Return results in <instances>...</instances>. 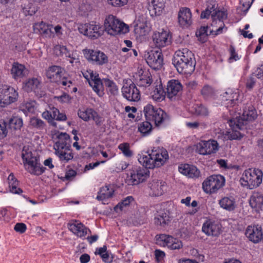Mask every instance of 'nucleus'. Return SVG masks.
Segmentation results:
<instances>
[{"mask_svg": "<svg viewBox=\"0 0 263 263\" xmlns=\"http://www.w3.org/2000/svg\"><path fill=\"white\" fill-rule=\"evenodd\" d=\"M168 159L167 152L163 148L153 149L147 155L140 156L138 161L145 168H140L136 173L133 174V185H137L144 181L149 176L146 168H154L163 165Z\"/></svg>", "mask_w": 263, "mask_h": 263, "instance_id": "obj_1", "label": "nucleus"}, {"mask_svg": "<svg viewBox=\"0 0 263 263\" xmlns=\"http://www.w3.org/2000/svg\"><path fill=\"white\" fill-rule=\"evenodd\" d=\"M257 114L255 108L249 105L243 108L241 116L230 119L228 121L231 130L227 131L225 137L230 140H240L244 136L242 131L247 122L253 121L256 119Z\"/></svg>", "mask_w": 263, "mask_h": 263, "instance_id": "obj_2", "label": "nucleus"}, {"mask_svg": "<svg viewBox=\"0 0 263 263\" xmlns=\"http://www.w3.org/2000/svg\"><path fill=\"white\" fill-rule=\"evenodd\" d=\"M172 63L180 73H191L195 69L194 54L187 48L177 50L174 55Z\"/></svg>", "mask_w": 263, "mask_h": 263, "instance_id": "obj_3", "label": "nucleus"}, {"mask_svg": "<svg viewBox=\"0 0 263 263\" xmlns=\"http://www.w3.org/2000/svg\"><path fill=\"white\" fill-rule=\"evenodd\" d=\"M22 157L25 170L31 174L38 176L44 172V168L39 162V158L33 156L31 151H28L24 148Z\"/></svg>", "mask_w": 263, "mask_h": 263, "instance_id": "obj_4", "label": "nucleus"}, {"mask_svg": "<svg viewBox=\"0 0 263 263\" xmlns=\"http://www.w3.org/2000/svg\"><path fill=\"white\" fill-rule=\"evenodd\" d=\"M104 27L107 33L112 36L125 34L129 31L128 26L112 15L106 17Z\"/></svg>", "mask_w": 263, "mask_h": 263, "instance_id": "obj_5", "label": "nucleus"}, {"mask_svg": "<svg viewBox=\"0 0 263 263\" xmlns=\"http://www.w3.org/2000/svg\"><path fill=\"white\" fill-rule=\"evenodd\" d=\"M262 173L258 169L245 171L240 179L241 184L250 189L258 186L262 182Z\"/></svg>", "mask_w": 263, "mask_h": 263, "instance_id": "obj_6", "label": "nucleus"}, {"mask_svg": "<svg viewBox=\"0 0 263 263\" xmlns=\"http://www.w3.org/2000/svg\"><path fill=\"white\" fill-rule=\"evenodd\" d=\"M146 120L154 123L156 126H160L167 119V115L160 108L147 104L144 108Z\"/></svg>", "mask_w": 263, "mask_h": 263, "instance_id": "obj_7", "label": "nucleus"}, {"mask_svg": "<svg viewBox=\"0 0 263 263\" xmlns=\"http://www.w3.org/2000/svg\"><path fill=\"white\" fill-rule=\"evenodd\" d=\"M64 69L59 66H50L46 70V75L51 82L69 87L72 84L71 81L64 76Z\"/></svg>", "mask_w": 263, "mask_h": 263, "instance_id": "obj_8", "label": "nucleus"}, {"mask_svg": "<svg viewBox=\"0 0 263 263\" xmlns=\"http://www.w3.org/2000/svg\"><path fill=\"white\" fill-rule=\"evenodd\" d=\"M17 91L13 87L6 84H0V106L5 107L17 101Z\"/></svg>", "mask_w": 263, "mask_h": 263, "instance_id": "obj_9", "label": "nucleus"}, {"mask_svg": "<svg viewBox=\"0 0 263 263\" xmlns=\"http://www.w3.org/2000/svg\"><path fill=\"white\" fill-rule=\"evenodd\" d=\"M224 183L225 179L223 176L220 175H212L203 181L202 188L206 193H215L224 186Z\"/></svg>", "mask_w": 263, "mask_h": 263, "instance_id": "obj_10", "label": "nucleus"}, {"mask_svg": "<svg viewBox=\"0 0 263 263\" xmlns=\"http://www.w3.org/2000/svg\"><path fill=\"white\" fill-rule=\"evenodd\" d=\"M227 15L226 11L221 10H218L212 13V29H210V34L216 35L222 33L223 29L227 30L223 21L227 19Z\"/></svg>", "mask_w": 263, "mask_h": 263, "instance_id": "obj_11", "label": "nucleus"}, {"mask_svg": "<svg viewBox=\"0 0 263 263\" xmlns=\"http://www.w3.org/2000/svg\"><path fill=\"white\" fill-rule=\"evenodd\" d=\"M78 30L81 33L92 39H97L103 33L102 27L99 24L93 23L79 25Z\"/></svg>", "mask_w": 263, "mask_h": 263, "instance_id": "obj_12", "label": "nucleus"}, {"mask_svg": "<svg viewBox=\"0 0 263 263\" xmlns=\"http://www.w3.org/2000/svg\"><path fill=\"white\" fill-rule=\"evenodd\" d=\"M151 31L149 23L143 15L136 16L134 21V31L136 37L144 36Z\"/></svg>", "mask_w": 263, "mask_h": 263, "instance_id": "obj_13", "label": "nucleus"}, {"mask_svg": "<svg viewBox=\"0 0 263 263\" xmlns=\"http://www.w3.org/2000/svg\"><path fill=\"white\" fill-rule=\"evenodd\" d=\"M219 149L218 142L214 140L201 141L196 144V151L202 155H209L216 153Z\"/></svg>", "mask_w": 263, "mask_h": 263, "instance_id": "obj_14", "label": "nucleus"}, {"mask_svg": "<svg viewBox=\"0 0 263 263\" xmlns=\"http://www.w3.org/2000/svg\"><path fill=\"white\" fill-rule=\"evenodd\" d=\"M84 77L88 81L89 84L92 88L94 91L100 97L104 95L102 83L99 78L98 75L93 73L91 70L83 72Z\"/></svg>", "mask_w": 263, "mask_h": 263, "instance_id": "obj_15", "label": "nucleus"}, {"mask_svg": "<svg viewBox=\"0 0 263 263\" xmlns=\"http://www.w3.org/2000/svg\"><path fill=\"white\" fill-rule=\"evenodd\" d=\"M83 53L86 59L93 64L102 65L107 63L108 61L107 56L100 50L85 49Z\"/></svg>", "mask_w": 263, "mask_h": 263, "instance_id": "obj_16", "label": "nucleus"}, {"mask_svg": "<svg viewBox=\"0 0 263 263\" xmlns=\"http://www.w3.org/2000/svg\"><path fill=\"white\" fill-rule=\"evenodd\" d=\"M146 58L147 64L155 70L160 69L163 65V58L159 50H151L147 53Z\"/></svg>", "mask_w": 263, "mask_h": 263, "instance_id": "obj_17", "label": "nucleus"}, {"mask_svg": "<svg viewBox=\"0 0 263 263\" xmlns=\"http://www.w3.org/2000/svg\"><path fill=\"white\" fill-rule=\"evenodd\" d=\"M134 82H133V84L135 83L139 87H146L149 86L152 83V80L151 76L147 71L144 72L142 68H140L138 70V72H136L133 76Z\"/></svg>", "mask_w": 263, "mask_h": 263, "instance_id": "obj_18", "label": "nucleus"}, {"mask_svg": "<svg viewBox=\"0 0 263 263\" xmlns=\"http://www.w3.org/2000/svg\"><path fill=\"white\" fill-rule=\"evenodd\" d=\"M202 231L208 236L217 237L221 232V226L217 222L206 220L202 225Z\"/></svg>", "mask_w": 263, "mask_h": 263, "instance_id": "obj_19", "label": "nucleus"}, {"mask_svg": "<svg viewBox=\"0 0 263 263\" xmlns=\"http://www.w3.org/2000/svg\"><path fill=\"white\" fill-rule=\"evenodd\" d=\"M153 38L154 43L159 48L166 46L171 43V36L166 30H162L161 32L154 33Z\"/></svg>", "mask_w": 263, "mask_h": 263, "instance_id": "obj_20", "label": "nucleus"}, {"mask_svg": "<svg viewBox=\"0 0 263 263\" xmlns=\"http://www.w3.org/2000/svg\"><path fill=\"white\" fill-rule=\"evenodd\" d=\"M245 234L251 241L255 243H258L262 238V228L259 225L249 226L246 231Z\"/></svg>", "mask_w": 263, "mask_h": 263, "instance_id": "obj_21", "label": "nucleus"}, {"mask_svg": "<svg viewBox=\"0 0 263 263\" xmlns=\"http://www.w3.org/2000/svg\"><path fill=\"white\" fill-rule=\"evenodd\" d=\"M182 90V85L181 83L177 80H171L167 84L166 95L171 100L175 99L176 96H179Z\"/></svg>", "mask_w": 263, "mask_h": 263, "instance_id": "obj_22", "label": "nucleus"}, {"mask_svg": "<svg viewBox=\"0 0 263 263\" xmlns=\"http://www.w3.org/2000/svg\"><path fill=\"white\" fill-rule=\"evenodd\" d=\"M69 230L79 237H84L90 230L79 221L72 220L68 224Z\"/></svg>", "mask_w": 263, "mask_h": 263, "instance_id": "obj_23", "label": "nucleus"}, {"mask_svg": "<svg viewBox=\"0 0 263 263\" xmlns=\"http://www.w3.org/2000/svg\"><path fill=\"white\" fill-rule=\"evenodd\" d=\"M148 10L152 16H160L165 7V0H147Z\"/></svg>", "mask_w": 263, "mask_h": 263, "instance_id": "obj_24", "label": "nucleus"}, {"mask_svg": "<svg viewBox=\"0 0 263 263\" xmlns=\"http://www.w3.org/2000/svg\"><path fill=\"white\" fill-rule=\"evenodd\" d=\"M151 96L154 101L157 102H161L164 99L165 92L160 79H157L154 82L153 90L151 92Z\"/></svg>", "mask_w": 263, "mask_h": 263, "instance_id": "obj_25", "label": "nucleus"}, {"mask_svg": "<svg viewBox=\"0 0 263 263\" xmlns=\"http://www.w3.org/2000/svg\"><path fill=\"white\" fill-rule=\"evenodd\" d=\"M221 96L222 100L223 102H227L224 104L228 107L233 106L237 103L239 94L238 91H234L231 89H228Z\"/></svg>", "mask_w": 263, "mask_h": 263, "instance_id": "obj_26", "label": "nucleus"}, {"mask_svg": "<svg viewBox=\"0 0 263 263\" xmlns=\"http://www.w3.org/2000/svg\"><path fill=\"white\" fill-rule=\"evenodd\" d=\"M54 149L55 155L62 163H67L73 158V154L71 147L58 148Z\"/></svg>", "mask_w": 263, "mask_h": 263, "instance_id": "obj_27", "label": "nucleus"}, {"mask_svg": "<svg viewBox=\"0 0 263 263\" xmlns=\"http://www.w3.org/2000/svg\"><path fill=\"white\" fill-rule=\"evenodd\" d=\"M178 18L179 23L182 27H188L192 24V13L190 9L182 8Z\"/></svg>", "mask_w": 263, "mask_h": 263, "instance_id": "obj_28", "label": "nucleus"}, {"mask_svg": "<svg viewBox=\"0 0 263 263\" xmlns=\"http://www.w3.org/2000/svg\"><path fill=\"white\" fill-rule=\"evenodd\" d=\"M159 241H163V245H166L172 250L179 249L182 247L181 241L168 235H161Z\"/></svg>", "mask_w": 263, "mask_h": 263, "instance_id": "obj_29", "label": "nucleus"}, {"mask_svg": "<svg viewBox=\"0 0 263 263\" xmlns=\"http://www.w3.org/2000/svg\"><path fill=\"white\" fill-rule=\"evenodd\" d=\"M179 171L182 174L192 178H197L200 176V171L194 165L182 164L179 166Z\"/></svg>", "mask_w": 263, "mask_h": 263, "instance_id": "obj_30", "label": "nucleus"}, {"mask_svg": "<svg viewBox=\"0 0 263 263\" xmlns=\"http://www.w3.org/2000/svg\"><path fill=\"white\" fill-rule=\"evenodd\" d=\"M170 221L169 212L164 210L157 211L155 215L154 223L157 226L164 227Z\"/></svg>", "mask_w": 263, "mask_h": 263, "instance_id": "obj_31", "label": "nucleus"}, {"mask_svg": "<svg viewBox=\"0 0 263 263\" xmlns=\"http://www.w3.org/2000/svg\"><path fill=\"white\" fill-rule=\"evenodd\" d=\"M41 80L37 78L28 79L23 84V89L27 92L34 91L41 88Z\"/></svg>", "mask_w": 263, "mask_h": 263, "instance_id": "obj_32", "label": "nucleus"}, {"mask_svg": "<svg viewBox=\"0 0 263 263\" xmlns=\"http://www.w3.org/2000/svg\"><path fill=\"white\" fill-rule=\"evenodd\" d=\"M27 70L24 65L18 63H14L11 69V73L13 78L18 80L25 77Z\"/></svg>", "mask_w": 263, "mask_h": 263, "instance_id": "obj_33", "label": "nucleus"}, {"mask_svg": "<svg viewBox=\"0 0 263 263\" xmlns=\"http://www.w3.org/2000/svg\"><path fill=\"white\" fill-rule=\"evenodd\" d=\"M58 141L55 143L53 148L71 147L70 139L69 135L61 133L58 136Z\"/></svg>", "mask_w": 263, "mask_h": 263, "instance_id": "obj_34", "label": "nucleus"}, {"mask_svg": "<svg viewBox=\"0 0 263 263\" xmlns=\"http://www.w3.org/2000/svg\"><path fill=\"white\" fill-rule=\"evenodd\" d=\"M251 206L257 212H259L263 206V196L258 192H254L250 199Z\"/></svg>", "mask_w": 263, "mask_h": 263, "instance_id": "obj_35", "label": "nucleus"}, {"mask_svg": "<svg viewBox=\"0 0 263 263\" xmlns=\"http://www.w3.org/2000/svg\"><path fill=\"white\" fill-rule=\"evenodd\" d=\"M220 207L227 211H232L236 208V202L235 199L232 197H224L219 200Z\"/></svg>", "mask_w": 263, "mask_h": 263, "instance_id": "obj_36", "label": "nucleus"}, {"mask_svg": "<svg viewBox=\"0 0 263 263\" xmlns=\"http://www.w3.org/2000/svg\"><path fill=\"white\" fill-rule=\"evenodd\" d=\"M164 185L162 182L158 180H153L148 184L150 189L149 194L152 196H159L161 195L163 193Z\"/></svg>", "mask_w": 263, "mask_h": 263, "instance_id": "obj_37", "label": "nucleus"}, {"mask_svg": "<svg viewBox=\"0 0 263 263\" xmlns=\"http://www.w3.org/2000/svg\"><path fill=\"white\" fill-rule=\"evenodd\" d=\"M114 192V190L110 185H105L100 189L96 199L98 200L103 201L111 197Z\"/></svg>", "mask_w": 263, "mask_h": 263, "instance_id": "obj_38", "label": "nucleus"}, {"mask_svg": "<svg viewBox=\"0 0 263 263\" xmlns=\"http://www.w3.org/2000/svg\"><path fill=\"white\" fill-rule=\"evenodd\" d=\"M10 192L13 194H20L23 191L18 187V182L14 177L13 174H10L8 177Z\"/></svg>", "mask_w": 263, "mask_h": 263, "instance_id": "obj_39", "label": "nucleus"}, {"mask_svg": "<svg viewBox=\"0 0 263 263\" xmlns=\"http://www.w3.org/2000/svg\"><path fill=\"white\" fill-rule=\"evenodd\" d=\"M96 114V111L91 108H82L78 110L79 117L85 121H87L91 119L93 115Z\"/></svg>", "mask_w": 263, "mask_h": 263, "instance_id": "obj_40", "label": "nucleus"}, {"mask_svg": "<svg viewBox=\"0 0 263 263\" xmlns=\"http://www.w3.org/2000/svg\"><path fill=\"white\" fill-rule=\"evenodd\" d=\"M132 202V196H128L120 202L114 208V210L116 212L120 211H126L130 207V204Z\"/></svg>", "mask_w": 263, "mask_h": 263, "instance_id": "obj_41", "label": "nucleus"}, {"mask_svg": "<svg viewBox=\"0 0 263 263\" xmlns=\"http://www.w3.org/2000/svg\"><path fill=\"white\" fill-rule=\"evenodd\" d=\"M95 254L96 255H99L105 262H110L112 261V258L110 257L109 253L107 251V248L105 246L103 247L97 248Z\"/></svg>", "mask_w": 263, "mask_h": 263, "instance_id": "obj_42", "label": "nucleus"}, {"mask_svg": "<svg viewBox=\"0 0 263 263\" xmlns=\"http://www.w3.org/2000/svg\"><path fill=\"white\" fill-rule=\"evenodd\" d=\"M23 125V120L18 117H13L8 122V126L11 130H19Z\"/></svg>", "mask_w": 263, "mask_h": 263, "instance_id": "obj_43", "label": "nucleus"}, {"mask_svg": "<svg viewBox=\"0 0 263 263\" xmlns=\"http://www.w3.org/2000/svg\"><path fill=\"white\" fill-rule=\"evenodd\" d=\"M152 129V124L147 120V121L142 122L138 126V131L144 136L149 134Z\"/></svg>", "mask_w": 263, "mask_h": 263, "instance_id": "obj_44", "label": "nucleus"}, {"mask_svg": "<svg viewBox=\"0 0 263 263\" xmlns=\"http://www.w3.org/2000/svg\"><path fill=\"white\" fill-rule=\"evenodd\" d=\"M35 105L36 102L34 101L27 102L22 105L21 109L25 114L32 113L34 111Z\"/></svg>", "mask_w": 263, "mask_h": 263, "instance_id": "obj_45", "label": "nucleus"}, {"mask_svg": "<svg viewBox=\"0 0 263 263\" xmlns=\"http://www.w3.org/2000/svg\"><path fill=\"white\" fill-rule=\"evenodd\" d=\"M201 93L205 99H209L215 95V90L212 87L206 85L201 90Z\"/></svg>", "mask_w": 263, "mask_h": 263, "instance_id": "obj_46", "label": "nucleus"}, {"mask_svg": "<svg viewBox=\"0 0 263 263\" xmlns=\"http://www.w3.org/2000/svg\"><path fill=\"white\" fill-rule=\"evenodd\" d=\"M30 124L32 127L39 129H43L46 126V124L43 120L35 117L31 118Z\"/></svg>", "mask_w": 263, "mask_h": 263, "instance_id": "obj_47", "label": "nucleus"}, {"mask_svg": "<svg viewBox=\"0 0 263 263\" xmlns=\"http://www.w3.org/2000/svg\"><path fill=\"white\" fill-rule=\"evenodd\" d=\"M37 9L32 3H28L23 8V12L25 15H32L35 13Z\"/></svg>", "mask_w": 263, "mask_h": 263, "instance_id": "obj_48", "label": "nucleus"}, {"mask_svg": "<svg viewBox=\"0 0 263 263\" xmlns=\"http://www.w3.org/2000/svg\"><path fill=\"white\" fill-rule=\"evenodd\" d=\"M208 26L201 27L200 28L197 30L196 32V35L199 38V40L204 42L206 41L207 36L208 35Z\"/></svg>", "mask_w": 263, "mask_h": 263, "instance_id": "obj_49", "label": "nucleus"}, {"mask_svg": "<svg viewBox=\"0 0 263 263\" xmlns=\"http://www.w3.org/2000/svg\"><path fill=\"white\" fill-rule=\"evenodd\" d=\"M127 80L126 82L124 84L122 88V93L123 96L127 100L132 101V96L130 94V86L132 84H128L127 83Z\"/></svg>", "mask_w": 263, "mask_h": 263, "instance_id": "obj_50", "label": "nucleus"}, {"mask_svg": "<svg viewBox=\"0 0 263 263\" xmlns=\"http://www.w3.org/2000/svg\"><path fill=\"white\" fill-rule=\"evenodd\" d=\"M108 91L112 95L116 96L119 93L118 88L116 84L112 81L108 80L106 82Z\"/></svg>", "mask_w": 263, "mask_h": 263, "instance_id": "obj_51", "label": "nucleus"}, {"mask_svg": "<svg viewBox=\"0 0 263 263\" xmlns=\"http://www.w3.org/2000/svg\"><path fill=\"white\" fill-rule=\"evenodd\" d=\"M118 148L122 152L123 155L127 157L132 156L130 150V144L128 143H122L119 145Z\"/></svg>", "mask_w": 263, "mask_h": 263, "instance_id": "obj_52", "label": "nucleus"}, {"mask_svg": "<svg viewBox=\"0 0 263 263\" xmlns=\"http://www.w3.org/2000/svg\"><path fill=\"white\" fill-rule=\"evenodd\" d=\"M41 34L44 37L51 38L54 37L53 25L48 24Z\"/></svg>", "mask_w": 263, "mask_h": 263, "instance_id": "obj_53", "label": "nucleus"}, {"mask_svg": "<svg viewBox=\"0 0 263 263\" xmlns=\"http://www.w3.org/2000/svg\"><path fill=\"white\" fill-rule=\"evenodd\" d=\"M253 2V0H240V3L241 5L240 8L244 15L246 14Z\"/></svg>", "mask_w": 263, "mask_h": 263, "instance_id": "obj_54", "label": "nucleus"}, {"mask_svg": "<svg viewBox=\"0 0 263 263\" xmlns=\"http://www.w3.org/2000/svg\"><path fill=\"white\" fill-rule=\"evenodd\" d=\"M194 110L195 113L197 115L206 116L208 114L207 108L202 105H195Z\"/></svg>", "mask_w": 263, "mask_h": 263, "instance_id": "obj_55", "label": "nucleus"}, {"mask_svg": "<svg viewBox=\"0 0 263 263\" xmlns=\"http://www.w3.org/2000/svg\"><path fill=\"white\" fill-rule=\"evenodd\" d=\"M48 25V24L43 22L36 23L33 26L34 30L36 33L41 34Z\"/></svg>", "mask_w": 263, "mask_h": 263, "instance_id": "obj_56", "label": "nucleus"}, {"mask_svg": "<svg viewBox=\"0 0 263 263\" xmlns=\"http://www.w3.org/2000/svg\"><path fill=\"white\" fill-rule=\"evenodd\" d=\"M218 10H216L214 8V6H212L211 7L210 6H208L207 8L202 12L200 17L201 18H207L210 15H212V13L214 12L217 11Z\"/></svg>", "mask_w": 263, "mask_h": 263, "instance_id": "obj_57", "label": "nucleus"}, {"mask_svg": "<svg viewBox=\"0 0 263 263\" xmlns=\"http://www.w3.org/2000/svg\"><path fill=\"white\" fill-rule=\"evenodd\" d=\"M53 30L54 34V36H57L59 39H62L63 36V28L59 25L55 26H53Z\"/></svg>", "mask_w": 263, "mask_h": 263, "instance_id": "obj_58", "label": "nucleus"}, {"mask_svg": "<svg viewBox=\"0 0 263 263\" xmlns=\"http://www.w3.org/2000/svg\"><path fill=\"white\" fill-rule=\"evenodd\" d=\"M108 4L114 7H121L127 3V0H107Z\"/></svg>", "mask_w": 263, "mask_h": 263, "instance_id": "obj_59", "label": "nucleus"}, {"mask_svg": "<svg viewBox=\"0 0 263 263\" xmlns=\"http://www.w3.org/2000/svg\"><path fill=\"white\" fill-rule=\"evenodd\" d=\"M79 9L82 14H85L91 10V6L88 3H82L80 4Z\"/></svg>", "mask_w": 263, "mask_h": 263, "instance_id": "obj_60", "label": "nucleus"}, {"mask_svg": "<svg viewBox=\"0 0 263 263\" xmlns=\"http://www.w3.org/2000/svg\"><path fill=\"white\" fill-rule=\"evenodd\" d=\"M141 99L140 91L133 86V102H138Z\"/></svg>", "mask_w": 263, "mask_h": 263, "instance_id": "obj_61", "label": "nucleus"}, {"mask_svg": "<svg viewBox=\"0 0 263 263\" xmlns=\"http://www.w3.org/2000/svg\"><path fill=\"white\" fill-rule=\"evenodd\" d=\"M42 117L48 121V122L53 126H56V123L54 121H52L51 110H46L42 113Z\"/></svg>", "mask_w": 263, "mask_h": 263, "instance_id": "obj_62", "label": "nucleus"}, {"mask_svg": "<svg viewBox=\"0 0 263 263\" xmlns=\"http://www.w3.org/2000/svg\"><path fill=\"white\" fill-rule=\"evenodd\" d=\"M7 134L6 124L5 122H0V139L5 138Z\"/></svg>", "mask_w": 263, "mask_h": 263, "instance_id": "obj_63", "label": "nucleus"}, {"mask_svg": "<svg viewBox=\"0 0 263 263\" xmlns=\"http://www.w3.org/2000/svg\"><path fill=\"white\" fill-rule=\"evenodd\" d=\"M230 57L229 59L230 62H232V61H237L239 59V57L238 54L236 53L235 48L233 46H231L230 47Z\"/></svg>", "mask_w": 263, "mask_h": 263, "instance_id": "obj_64", "label": "nucleus"}]
</instances>
